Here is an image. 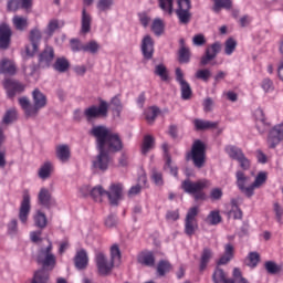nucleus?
Returning a JSON list of instances; mask_svg holds the SVG:
<instances>
[{"label":"nucleus","instance_id":"nucleus-28","mask_svg":"<svg viewBox=\"0 0 283 283\" xmlns=\"http://www.w3.org/2000/svg\"><path fill=\"white\" fill-rule=\"evenodd\" d=\"M17 66L13 61L3 59L0 61V74H15Z\"/></svg>","mask_w":283,"mask_h":283},{"label":"nucleus","instance_id":"nucleus-6","mask_svg":"<svg viewBox=\"0 0 283 283\" xmlns=\"http://www.w3.org/2000/svg\"><path fill=\"white\" fill-rule=\"evenodd\" d=\"M176 14L181 25L189 24L191 21V0H178Z\"/></svg>","mask_w":283,"mask_h":283},{"label":"nucleus","instance_id":"nucleus-5","mask_svg":"<svg viewBox=\"0 0 283 283\" xmlns=\"http://www.w3.org/2000/svg\"><path fill=\"white\" fill-rule=\"evenodd\" d=\"M30 211H32V197L30 192L25 190L22 195L18 212V218L24 227L28 226V220H30Z\"/></svg>","mask_w":283,"mask_h":283},{"label":"nucleus","instance_id":"nucleus-39","mask_svg":"<svg viewBox=\"0 0 283 283\" xmlns=\"http://www.w3.org/2000/svg\"><path fill=\"white\" fill-rule=\"evenodd\" d=\"M214 283H234L233 280L227 279V274L222 269H217L212 275Z\"/></svg>","mask_w":283,"mask_h":283},{"label":"nucleus","instance_id":"nucleus-61","mask_svg":"<svg viewBox=\"0 0 283 283\" xmlns=\"http://www.w3.org/2000/svg\"><path fill=\"white\" fill-rule=\"evenodd\" d=\"M265 271H268V273H271L272 275H275V273H280L281 269L277 264H275V262L268 261L265 262Z\"/></svg>","mask_w":283,"mask_h":283},{"label":"nucleus","instance_id":"nucleus-58","mask_svg":"<svg viewBox=\"0 0 283 283\" xmlns=\"http://www.w3.org/2000/svg\"><path fill=\"white\" fill-rule=\"evenodd\" d=\"M190 56H191V52L189 51V48L179 49V62L189 63Z\"/></svg>","mask_w":283,"mask_h":283},{"label":"nucleus","instance_id":"nucleus-18","mask_svg":"<svg viewBox=\"0 0 283 283\" xmlns=\"http://www.w3.org/2000/svg\"><path fill=\"white\" fill-rule=\"evenodd\" d=\"M111 205H118V200L123 198V185L113 184L109 186V190L106 193Z\"/></svg>","mask_w":283,"mask_h":283},{"label":"nucleus","instance_id":"nucleus-15","mask_svg":"<svg viewBox=\"0 0 283 283\" xmlns=\"http://www.w3.org/2000/svg\"><path fill=\"white\" fill-rule=\"evenodd\" d=\"M39 41H41V30L38 28L31 30L30 32V44L25 46V52L28 56H34V53L39 50Z\"/></svg>","mask_w":283,"mask_h":283},{"label":"nucleus","instance_id":"nucleus-49","mask_svg":"<svg viewBox=\"0 0 283 283\" xmlns=\"http://www.w3.org/2000/svg\"><path fill=\"white\" fill-rule=\"evenodd\" d=\"M14 120H17V109L11 108L4 114L2 125H11V123H14Z\"/></svg>","mask_w":283,"mask_h":283},{"label":"nucleus","instance_id":"nucleus-42","mask_svg":"<svg viewBox=\"0 0 283 283\" xmlns=\"http://www.w3.org/2000/svg\"><path fill=\"white\" fill-rule=\"evenodd\" d=\"M226 154L232 158V160H239L241 156L244 155L241 148L235 146H227L226 147Z\"/></svg>","mask_w":283,"mask_h":283},{"label":"nucleus","instance_id":"nucleus-57","mask_svg":"<svg viewBox=\"0 0 283 283\" xmlns=\"http://www.w3.org/2000/svg\"><path fill=\"white\" fill-rule=\"evenodd\" d=\"M237 163H239L241 169L244 171H249V169H251V159L247 158V155L244 154L237 159Z\"/></svg>","mask_w":283,"mask_h":283},{"label":"nucleus","instance_id":"nucleus-19","mask_svg":"<svg viewBox=\"0 0 283 283\" xmlns=\"http://www.w3.org/2000/svg\"><path fill=\"white\" fill-rule=\"evenodd\" d=\"M3 86L7 91V94L10 98L14 96V94H19L25 90V86L14 80H6Z\"/></svg>","mask_w":283,"mask_h":283},{"label":"nucleus","instance_id":"nucleus-53","mask_svg":"<svg viewBox=\"0 0 283 283\" xmlns=\"http://www.w3.org/2000/svg\"><path fill=\"white\" fill-rule=\"evenodd\" d=\"M195 76L199 81H203L205 83H207V81H209V78H211V70H209V69L198 70L196 72Z\"/></svg>","mask_w":283,"mask_h":283},{"label":"nucleus","instance_id":"nucleus-50","mask_svg":"<svg viewBox=\"0 0 283 283\" xmlns=\"http://www.w3.org/2000/svg\"><path fill=\"white\" fill-rule=\"evenodd\" d=\"M114 6V0H98L96 8L98 12H107Z\"/></svg>","mask_w":283,"mask_h":283},{"label":"nucleus","instance_id":"nucleus-10","mask_svg":"<svg viewBox=\"0 0 283 283\" xmlns=\"http://www.w3.org/2000/svg\"><path fill=\"white\" fill-rule=\"evenodd\" d=\"M95 262L101 275H108V273H112V269L116 266L113 261H107V256L103 252L95 254Z\"/></svg>","mask_w":283,"mask_h":283},{"label":"nucleus","instance_id":"nucleus-54","mask_svg":"<svg viewBox=\"0 0 283 283\" xmlns=\"http://www.w3.org/2000/svg\"><path fill=\"white\" fill-rule=\"evenodd\" d=\"M171 271V264L167 261H160L157 265V273L158 275L163 276L166 273H169Z\"/></svg>","mask_w":283,"mask_h":283},{"label":"nucleus","instance_id":"nucleus-41","mask_svg":"<svg viewBox=\"0 0 283 283\" xmlns=\"http://www.w3.org/2000/svg\"><path fill=\"white\" fill-rule=\"evenodd\" d=\"M151 31L156 36H161L165 32V22L160 18H156L151 24Z\"/></svg>","mask_w":283,"mask_h":283},{"label":"nucleus","instance_id":"nucleus-17","mask_svg":"<svg viewBox=\"0 0 283 283\" xmlns=\"http://www.w3.org/2000/svg\"><path fill=\"white\" fill-rule=\"evenodd\" d=\"M142 54L144 59L150 61L154 59V39L151 35H145L142 40Z\"/></svg>","mask_w":283,"mask_h":283},{"label":"nucleus","instance_id":"nucleus-14","mask_svg":"<svg viewBox=\"0 0 283 283\" xmlns=\"http://www.w3.org/2000/svg\"><path fill=\"white\" fill-rule=\"evenodd\" d=\"M32 98H33V108H32V113L39 114L40 109H43L44 107H46L48 105V96H45V94H43V92H41V90L35 88L32 92Z\"/></svg>","mask_w":283,"mask_h":283},{"label":"nucleus","instance_id":"nucleus-45","mask_svg":"<svg viewBox=\"0 0 283 283\" xmlns=\"http://www.w3.org/2000/svg\"><path fill=\"white\" fill-rule=\"evenodd\" d=\"M238 48V42L233 38H229L224 43V54L227 56H231L233 52H235V49Z\"/></svg>","mask_w":283,"mask_h":283},{"label":"nucleus","instance_id":"nucleus-47","mask_svg":"<svg viewBox=\"0 0 283 283\" xmlns=\"http://www.w3.org/2000/svg\"><path fill=\"white\" fill-rule=\"evenodd\" d=\"M111 262H113L115 266H118V264H120V249L117 244H114L111 248Z\"/></svg>","mask_w":283,"mask_h":283},{"label":"nucleus","instance_id":"nucleus-34","mask_svg":"<svg viewBox=\"0 0 283 283\" xmlns=\"http://www.w3.org/2000/svg\"><path fill=\"white\" fill-rule=\"evenodd\" d=\"M211 258H213V251L209 248H205L200 259V271H205L207 269V264H209Z\"/></svg>","mask_w":283,"mask_h":283},{"label":"nucleus","instance_id":"nucleus-48","mask_svg":"<svg viewBox=\"0 0 283 283\" xmlns=\"http://www.w3.org/2000/svg\"><path fill=\"white\" fill-rule=\"evenodd\" d=\"M12 21H13V25L21 32H23V30L28 28V18L15 15L13 17Z\"/></svg>","mask_w":283,"mask_h":283},{"label":"nucleus","instance_id":"nucleus-31","mask_svg":"<svg viewBox=\"0 0 283 283\" xmlns=\"http://www.w3.org/2000/svg\"><path fill=\"white\" fill-rule=\"evenodd\" d=\"M91 196L95 202H103V198H107V190L103 186H95L91 190Z\"/></svg>","mask_w":283,"mask_h":283},{"label":"nucleus","instance_id":"nucleus-64","mask_svg":"<svg viewBox=\"0 0 283 283\" xmlns=\"http://www.w3.org/2000/svg\"><path fill=\"white\" fill-rule=\"evenodd\" d=\"M84 44L78 40H71V49L73 52H83Z\"/></svg>","mask_w":283,"mask_h":283},{"label":"nucleus","instance_id":"nucleus-56","mask_svg":"<svg viewBox=\"0 0 283 283\" xmlns=\"http://www.w3.org/2000/svg\"><path fill=\"white\" fill-rule=\"evenodd\" d=\"M166 156H167L166 165H165L166 171H169L171 176H178V167H176L174 163H171V156L169 155H166Z\"/></svg>","mask_w":283,"mask_h":283},{"label":"nucleus","instance_id":"nucleus-43","mask_svg":"<svg viewBox=\"0 0 283 283\" xmlns=\"http://www.w3.org/2000/svg\"><path fill=\"white\" fill-rule=\"evenodd\" d=\"M268 175L264 171H261L256 175L253 184H252V195L254 193L255 189H260L264 182H266Z\"/></svg>","mask_w":283,"mask_h":283},{"label":"nucleus","instance_id":"nucleus-59","mask_svg":"<svg viewBox=\"0 0 283 283\" xmlns=\"http://www.w3.org/2000/svg\"><path fill=\"white\" fill-rule=\"evenodd\" d=\"M60 28V24H59V20L56 19H53L49 22L48 27H46V31L45 33L49 35V36H52V34H54V32H56V30H59Z\"/></svg>","mask_w":283,"mask_h":283},{"label":"nucleus","instance_id":"nucleus-23","mask_svg":"<svg viewBox=\"0 0 283 283\" xmlns=\"http://www.w3.org/2000/svg\"><path fill=\"white\" fill-rule=\"evenodd\" d=\"M52 61H54V49L52 46H45L43 52L40 54V65L48 67Z\"/></svg>","mask_w":283,"mask_h":283},{"label":"nucleus","instance_id":"nucleus-35","mask_svg":"<svg viewBox=\"0 0 283 283\" xmlns=\"http://www.w3.org/2000/svg\"><path fill=\"white\" fill-rule=\"evenodd\" d=\"M213 12H220V10H222V8L224 10H231L233 8V0H213Z\"/></svg>","mask_w":283,"mask_h":283},{"label":"nucleus","instance_id":"nucleus-51","mask_svg":"<svg viewBox=\"0 0 283 283\" xmlns=\"http://www.w3.org/2000/svg\"><path fill=\"white\" fill-rule=\"evenodd\" d=\"M155 74L161 78V81H169V74L167 73V66L159 64L155 66Z\"/></svg>","mask_w":283,"mask_h":283},{"label":"nucleus","instance_id":"nucleus-8","mask_svg":"<svg viewBox=\"0 0 283 283\" xmlns=\"http://www.w3.org/2000/svg\"><path fill=\"white\" fill-rule=\"evenodd\" d=\"M237 178V187L247 196L248 198H251L253 196V188L252 184L250 186H247L251 182V177L247 176L244 171L239 170L235 172Z\"/></svg>","mask_w":283,"mask_h":283},{"label":"nucleus","instance_id":"nucleus-46","mask_svg":"<svg viewBox=\"0 0 283 283\" xmlns=\"http://www.w3.org/2000/svg\"><path fill=\"white\" fill-rule=\"evenodd\" d=\"M98 50H101V44L94 40L85 43L83 46V52H88L90 54H97Z\"/></svg>","mask_w":283,"mask_h":283},{"label":"nucleus","instance_id":"nucleus-4","mask_svg":"<svg viewBox=\"0 0 283 283\" xmlns=\"http://www.w3.org/2000/svg\"><path fill=\"white\" fill-rule=\"evenodd\" d=\"M209 180L203 179L196 182L191 180H185L181 184V188L186 193H191L195 196V200H205V192L202 189H207L209 187Z\"/></svg>","mask_w":283,"mask_h":283},{"label":"nucleus","instance_id":"nucleus-9","mask_svg":"<svg viewBox=\"0 0 283 283\" xmlns=\"http://www.w3.org/2000/svg\"><path fill=\"white\" fill-rule=\"evenodd\" d=\"M108 105L107 102L101 101L99 106L93 105L84 111V116L87 120H94V118H101V116H107Z\"/></svg>","mask_w":283,"mask_h":283},{"label":"nucleus","instance_id":"nucleus-13","mask_svg":"<svg viewBox=\"0 0 283 283\" xmlns=\"http://www.w3.org/2000/svg\"><path fill=\"white\" fill-rule=\"evenodd\" d=\"M221 50H222V44L220 42H214L213 44L208 46L206 49L205 55L201 56L200 65L202 66L209 65V63H211V61H213V59H216V56L220 54Z\"/></svg>","mask_w":283,"mask_h":283},{"label":"nucleus","instance_id":"nucleus-33","mask_svg":"<svg viewBox=\"0 0 283 283\" xmlns=\"http://www.w3.org/2000/svg\"><path fill=\"white\" fill-rule=\"evenodd\" d=\"M155 143H156V140L154 139V137L151 135H146L144 137L143 144H142L143 156H147V154H149V151H151Z\"/></svg>","mask_w":283,"mask_h":283},{"label":"nucleus","instance_id":"nucleus-22","mask_svg":"<svg viewBox=\"0 0 283 283\" xmlns=\"http://www.w3.org/2000/svg\"><path fill=\"white\" fill-rule=\"evenodd\" d=\"M55 156L60 163H67L71 156L70 146L65 144L57 145L55 147Z\"/></svg>","mask_w":283,"mask_h":283},{"label":"nucleus","instance_id":"nucleus-2","mask_svg":"<svg viewBox=\"0 0 283 283\" xmlns=\"http://www.w3.org/2000/svg\"><path fill=\"white\" fill-rule=\"evenodd\" d=\"M52 249H54L52 241L48 240V244L41 247L36 255V262L42 264L43 269H49V271L54 270V266H56V255H54Z\"/></svg>","mask_w":283,"mask_h":283},{"label":"nucleus","instance_id":"nucleus-16","mask_svg":"<svg viewBox=\"0 0 283 283\" xmlns=\"http://www.w3.org/2000/svg\"><path fill=\"white\" fill-rule=\"evenodd\" d=\"M281 140H283V124L274 126L268 137V143L272 149L277 147Z\"/></svg>","mask_w":283,"mask_h":283},{"label":"nucleus","instance_id":"nucleus-25","mask_svg":"<svg viewBox=\"0 0 283 283\" xmlns=\"http://www.w3.org/2000/svg\"><path fill=\"white\" fill-rule=\"evenodd\" d=\"M54 172V164H52V161H45L38 171V176L39 178H41V180H48V178H50V176H52V174Z\"/></svg>","mask_w":283,"mask_h":283},{"label":"nucleus","instance_id":"nucleus-1","mask_svg":"<svg viewBox=\"0 0 283 283\" xmlns=\"http://www.w3.org/2000/svg\"><path fill=\"white\" fill-rule=\"evenodd\" d=\"M91 134L95 137L98 155L93 159L94 169L107 171L109 167V154L123 151V139L118 133L112 132L105 126H94Z\"/></svg>","mask_w":283,"mask_h":283},{"label":"nucleus","instance_id":"nucleus-62","mask_svg":"<svg viewBox=\"0 0 283 283\" xmlns=\"http://www.w3.org/2000/svg\"><path fill=\"white\" fill-rule=\"evenodd\" d=\"M259 262H260V254L258 252H251L249 254L248 266H251L252 269H254V266H258Z\"/></svg>","mask_w":283,"mask_h":283},{"label":"nucleus","instance_id":"nucleus-52","mask_svg":"<svg viewBox=\"0 0 283 283\" xmlns=\"http://www.w3.org/2000/svg\"><path fill=\"white\" fill-rule=\"evenodd\" d=\"M207 222L212 226L220 224V222H222L220 212L216 210L211 211L207 217Z\"/></svg>","mask_w":283,"mask_h":283},{"label":"nucleus","instance_id":"nucleus-36","mask_svg":"<svg viewBox=\"0 0 283 283\" xmlns=\"http://www.w3.org/2000/svg\"><path fill=\"white\" fill-rule=\"evenodd\" d=\"M157 1L164 14H168V17H171V14H174V0H157Z\"/></svg>","mask_w":283,"mask_h":283},{"label":"nucleus","instance_id":"nucleus-29","mask_svg":"<svg viewBox=\"0 0 283 283\" xmlns=\"http://www.w3.org/2000/svg\"><path fill=\"white\" fill-rule=\"evenodd\" d=\"M254 118H256V127L261 134H264L266 132V122L264 118V111L262 108H256L254 112Z\"/></svg>","mask_w":283,"mask_h":283},{"label":"nucleus","instance_id":"nucleus-20","mask_svg":"<svg viewBox=\"0 0 283 283\" xmlns=\"http://www.w3.org/2000/svg\"><path fill=\"white\" fill-rule=\"evenodd\" d=\"M81 32L82 34H90L92 32V14L87 12L86 8L82 10Z\"/></svg>","mask_w":283,"mask_h":283},{"label":"nucleus","instance_id":"nucleus-63","mask_svg":"<svg viewBox=\"0 0 283 283\" xmlns=\"http://www.w3.org/2000/svg\"><path fill=\"white\" fill-rule=\"evenodd\" d=\"M274 213L276 222H279V224H282L283 208L280 206V203H274Z\"/></svg>","mask_w":283,"mask_h":283},{"label":"nucleus","instance_id":"nucleus-55","mask_svg":"<svg viewBox=\"0 0 283 283\" xmlns=\"http://www.w3.org/2000/svg\"><path fill=\"white\" fill-rule=\"evenodd\" d=\"M151 180L157 187H163V172L158 171L156 168L151 170Z\"/></svg>","mask_w":283,"mask_h":283},{"label":"nucleus","instance_id":"nucleus-21","mask_svg":"<svg viewBox=\"0 0 283 283\" xmlns=\"http://www.w3.org/2000/svg\"><path fill=\"white\" fill-rule=\"evenodd\" d=\"M10 36H12V31L10 27L3 24L0 27V49L6 50L10 45Z\"/></svg>","mask_w":283,"mask_h":283},{"label":"nucleus","instance_id":"nucleus-3","mask_svg":"<svg viewBox=\"0 0 283 283\" xmlns=\"http://www.w3.org/2000/svg\"><path fill=\"white\" fill-rule=\"evenodd\" d=\"M205 144L201 140H196L192 145L191 153L187 155V160H192L197 169H202L207 160V153H205Z\"/></svg>","mask_w":283,"mask_h":283},{"label":"nucleus","instance_id":"nucleus-12","mask_svg":"<svg viewBox=\"0 0 283 283\" xmlns=\"http://www.w3.org/2000/svg\"><path fill=\"white\" fill-rule=\"evenodd\" d=\"M176 81L180 85L181 90V98L184 101H189L191 98V85H189V82L185 80V73H182V70L176 69Z\"/></svg>","mask_w":283,"mask_h":283},{"label":"nucleus","instance_id":"nucleus-11","mask_svg":"<svg viewBox=\"0 0 283 283\" xmlns=\"http://www.w3.org/2000/svg\"><path fill=\"white\" fill-rule=\"evenodd\" d=\"M38 205L44 207V209H53L56 207V199L52 197V192L48 188H41L38 193Z\"/></svg>","mask_w":283,"mask_h":283},{"label":"nucleus","instance_id":"nucleus-30","mask_svg":"<svg viewBox=\"0 0 283 283\" xmlns=\"http://www.w3.org/2000/svg\"><path fill=\"white\" fill-rule=\"evenodd\" d=\"M233 244L231 243H227L224 245V255L220 258L218 264H229V262H231V260H233Z\"/></svg>","mask_w":283,"mask_h":283},{"label":"nucleus","instance_id":"nucleus-40","mask_svg":"<svg viewBox=\"0 0 283 283\" xmlns=\"http://www.w3.org/2000/svg\"><path fill=\"white\" fill-rule=\"evenodd\" d=\"M53 67L56 72L64 73L66 70H70V61L65 57H57Z\"/></svg>","mask_w":283,"mask_h":283},{"label":"nucleus","instance_id":"nucleus-38","mask_svg":"<svg viewBox=\"0 0 283 283\" xmlns=\"http://www.w3.org/2000/svg\"><path fill=\"white\" fill-rule=\"evenodd\" d=\"M20 106L22 107L25 116H36L35 113H32L34 109V106L30 103V99L28 97H21L19 98Z\"/></svg>","mask_w":283,"mask_h":283},{"label":"nucleus","instance_id":"nucleus-26","mask_svg":"<svg viewBox=\"0 0 283 283\" xmlns=\"http://www.w3.org/2000/svg\"><path fill=\"white\" fill-rule=\"evenodd\" d=\"M74 261L76 269L83 271V269L87 268V262L90 261V259L87 258V252L85 250L78 251L75 255Z\"/></svg>","mask_w":283,"mask_h":283},{"label":"nucleus","instance_id":"nucleus-44","mask_svg":"<svg viewBox=\"0 0 283 283\" xmlns=\"http://www.w3.org/2000/svg\"><path fill=\"white\" fill-rule=\"evenodd\" d=\"M231 207L229 216H232L234 220H242V210L238 207V199L231 200Z\"/></svg>","mask_w":283,"mask_h":283},{"label":"nucleus","instance_id":"nucleus-32","mask_svg":"<svg viewBox=\"0 0 283 283\" xmlns=\"http://www.w3.org/2000/svg\"><path fill=\"white\" fill-rule=\"evenodd\" d=\"M193 124L198 130L216 129V127H218V122H209L205 119H195Z\"/></svg>","mask_w":283,"mask_h":283},{"label":"nucleus","instance_id":"nucleus-24","mask_svg":"<svg viewBox=\"0 0 283 283\" xmlns=\"http://www.w3.org/2000/svg\"><path fill=\"white\" fill-rule=\"evenodd\" d=\"M137 262L143 266H154L156 264V258L153 252L144 251L138 254Z\"/></svg>","mask_w":283,"mask_h":283},{"label":"nucleus","instance_id":"nucleus-7","mask_svg":"<svg viewBox=\"0 0 283 283\" xmlns=\"http://www.w3.org/2000/svg\"><path fill=\"white\" fill-rule=\"evenodd\" d=\"M198 207H192L188 210L185 219L186 235H193L198 231Z\"/></svg>","mask_w":283,"mask_h":283},{"label":"nucleus","instance_id":"nucleus-37","mask_svg":"<svg viewBox=\"0 0 283 283\" xmlns=\"http://www.w3.org/2000/svg\"><path fill=\"white\" fill-rule=\"evenodd\" d=\"M159 114H160V108L156 106H151L145 111V118L149 125H153L154 120H156Z\"/></svg>","mask_w":283,"mask_h":283},{"label":"nucleus","instance_id":"nucleus-60","mask_svg":"<svg viewBox=\"0 0 283 283\" xmlns=\"http://www.w3.org/2000/svg\"><path fill=\"white\" fill-rule=\"evenodd\" d=\"M7 228L9 235H17L19 233V221H17V219H12L8 223Z\"/></svg>","mask_w":283,"mask_h":283},{"label":"nucleus","instance_id":"nucleus-27","mask_svg":"<svg viewBox=\"0 0 283 283\" xmlns=\"http://www.w3.org/2000/svg\"><path fill=\"white\" fill-rule=\"evenodd\" d=\"M33 222L38 229H45L48 227V216L41 210H36L33 214Z\"/></svg>","mask_w":283,"mask_h":283}]
</instances>
